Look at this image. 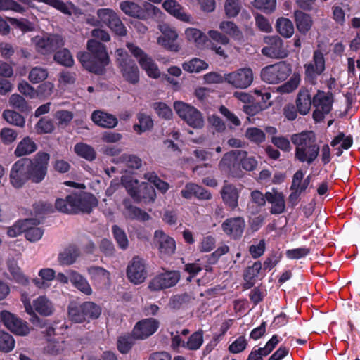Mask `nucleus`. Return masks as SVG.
Wrapping results in <instances>:
<instances>
[{
	"label": "nucleus",
	"instance_id": "obj_1",
	"mask_svg": "<svg viewBox=\"0 0 360 360\" xmlns=\"http://www.w3.org/2000/svg\"><path fill=\"white\" fill-rule=\"evenodd\" d=\"M87 49L89 53H78V60L89 72L102 74L110 63L105 46L95 39H91L87 42Z\"/></svg>",
	"mask_w": 360,
	"mask_h": 360
},
{
	"label": "nucleus",
	"instance_id": "obj_2",
	"mask_svg": "<svg viewBox=\"0 0 360 360\" xmlns=\"http://www.w3.org/2000/svg\"><path fill=\"white\" fill-rule=\"evenodd\" d=\"M97 205V200L89 193L80 191L71 193L65 199H57L56 208L61 212L75 214L78 212H90Z\"/></svg>",
	"mask_w": 360,
	"mask_h": 360
},
{
	"label": "nucleus",
	"instance_id": "obj_3",
	"mask_svg": "<svg viewBox=\"0 0 360 360\" xmlns=\"http://www.w3.org/2000/svg\"><path fill=\"white\" fill-rule=\"evenodd\" d=\"M291 141L295 146V157L300 162L310 165L318 157L320 148L316 143V136L312 131L293 134Z\"/></svg>",
	"mask_w": 360,
	"mask_h": 360
},
{
	"label": "nucleus",
	"instance_id": "obj_4",
	"mask_svg": "<svg viewBox=\"0 0 360 360\" xmlns=\"http://www.w3.org/2000/svg\"><path fill=\"white\" fill-rule=\"evenodd\" d=\"M97 19L89 18L88 23L94 26L106 25L116 34L124 36L127 29L117 14L111 8H100L96 11Z\"/></svg>",
	"mask_w": 360,
	"mask_h": 360
},
{
	"label": "nucleus",
	"instance_id": "obj_5",
	"mask_svg": "<svg viewBox=\"0 0 360 360\" xmlns=\"http://www.w3.org/2000/svg\"><path fill=\"white\" fill-rule=\"evenodd\" d=\"M115 54L117 65L123 79L131 84H137L140 72L135 62L123 49H117Z\"/></svg>",
	"mask_w": 360,
	"mask_h": 360
},
{
	"label": "nucleus",
	"instance_id": "obj_6",
	"mask_svg": "<svg viewBox=\"0 0 360 360\" xmlns=\"http://www.w3.org/2000/svg\"><path fill=\"white\" fill-rule=\"evenodd\" d=\"M126 46L148 77L153 79L160 77V71L158 65L149 55L134 43L127 42Z\"/></svg>",
	"mask_w": 360,
	"mask_h": 360
},
{
	"label": "nucleus",
	"instance_id": "obj_7",
	"mask_svg": "<svg viewBox=\"0 0 360 360\" xmlns=\"http://www.w3.org/2000/svg\"><path fill=\"white\" fill-rule=\"evenodd\" d=\"M174 108L177 115L188 125L195 129L203 127L205 121L202 113L193 106L182 101L174 103Z\"/></svg>",
	"mask_w": 360,
	"mask_h": 360
},
{
	"label": "nucleus",
	"instance_id": "obj_8",
	"mask_svg": "<svg viewBox=\"0 0 360 360\" xmlns=\"http://www.w3.org/2000/svg\"><path fill=\"white\" fill-rule=\"evenodd\" d=\"M21 301L28 314H34V312H37L41 316H49L55 311L53 303L45 295L39 296L31 303L28 296L22 294Z\"/></svg>",
	"mask_w": 360,
	"mask_h": 360
},
{
	"label": "nucleus",
	"instance_id": "obj_9",
	"mask_svg": "<svg viewBox=\"0 0 360 360\" xmlns=\"http://www.w3.org/2000/svg\"><path fill=\"white\" fill-rule=\"evenodd\" d=\"M49 158L50 156L48 153L41 152L37 153L33 159L28 158L30 162L27 164L29 165V179L37 184L44 179L47 174Z\"/></svg>",
	"mask_w": 360,
	"mask_h": 360
},
{
	"label": "nucleus",
	"instance_id": "obj_10",
	"mask_svg": "<svg viewBox=\"0 0 360 360\" xmlns=\"http://www.w3.org/2000/svg\"><path fill=\"white\" fill-rule=\"evenodd\" d=\"M290 65L284 62L268 65L261 71V78L269 84H277L285 80L290 75Z\"/></svg>",
	"mask_w": 360,
	"mask_h": 360
},
{
	"label": "nucleus",
	"instance_id": "obj_11",
	"mask_svg": "<svg viewBox=\"0 0 360 360\" xmlns=\"http://www.w3.org/2000/svg\"><path fill=\"white\" fill-rule=\"evenodd\" d=\"M162 35L157 38L158 45L165 49L177 53L181 50V45L177 41L179 34L176 29L167 23H160L158 26Z\"/></svg>",
	"mask_w": 360,
	"mask_h": 360
},
{
	"label": "nucleus",
	"instance_id": "obj_12",
	"mask_svg": "<svg viewBox=\"0 0 360 360\" xmlns=\"http://www.w3.org/2000/svg\"><path fill=\"white\" fill-rule=\"evenodd\" d=\"M37 51L41 54H49L63 46L64 41L59 34H46L36 36L32 39Z\"/></svg>",
	"mask_w": 360,
	"mask_h": 360
},
{
	"label": "nucleus",
	"instance_id": "obj_13",
	"mask_svg": "<svg viewBox=\"0 0 360 360\" xmlns=\"http://www.w3.org/2000/svg\"><path fill=\"white\" fill-rule=\"evenodd\" d=\"M253 72L250 68H240L224 75V82L236 89H246L253 82Z\"/></svg>",
	"mask_w": 360,
	"mask_h": 360
},
{
	"label": "nucleus",
	"instance_id": "obj_14",
	"mask_svg": "<svg viewBox=\"0 0 360 360\" xmlns=\"http://www.w3.org/2000/svg\"><path fill=\"white\" fill-rule=\"evenodd\" d=\"M180 279L178 271H167L156 275L151 279L148 288L152 291H159L174 286Z\"/></svg>",
	"mask_w": 360,
	"mask_h": 360
},
{
	"label": "nucleus",
	"instance_id": "obj_15",
	"mask_svg": "<svg viewBox=\"0 0 360 360\" xmlns=\"http://www.w3.org/2000/svg\"><path fill=\"white\" fill-rule=\"evenodd\" d=\"M333 101V95L329 92L318 91L314 96L313 104L316 109L313 112V117L316 122L321 121L325 115L330 112Z\"/></svg>",
	"mask_w": 360,
	"mask_h": 360
},
{
	"label": "nucleus",
	"instance_id": "obj_16",
	"mask_svg": "<svg viewBox=\"0 0 360 360\" xmlns=\"http://www.w3.org/2000/svg\"><path fill=\"white\" fill-rule=\"evenodd\" d=\"M28 158H22L15 162L10 172V182L16 188L23 186L29 180Z\"/></svg>",
	"mask_w": 360,
	"mask_h": 360
},
{
	"label": "nucleus",
	"instance_id": "obj_17",
	"mask_svg": "<svg viewBox=\"0 0 360 360\" xmlns=\"http://www.w3.org/2000/svg\"><path fill=\"white\" fill-rule=\"evenodd\" d=\"M1 319L4 326L12 333L25 336L29 334L30 329L28 323L8 311L1 312Z\"/></svg>",
	"mask_w": 360,
	"mask_h": 360
},
{
	"label": "nucleus",
	"instance_id": "obj_18",
	"mask_svg": "<svg viewBox=\"0 0 360 360\" xmlns=\"http://www.w3.org/2000/svg\"><path fill=\"white\" fill-rule=\"evenodd\" d=\"M127 276L131 283H142L147 277L144 260L139 257H134L127 266Z\"/></svg>",
	"mask_w": 360,
	"mask_h": 360
},
{
	"label": "nucleus",
	"instance_id": "obj_19",
	"mask_svg": "<svg viewBox=\"0 0 360 360\" xmlns=\"http://www.w3.org/2000/svg\"><path fill=\"white\" fill-rule=\"evenodd\" d=\"M266 46L262 49L263 55L272 58H284L287 51L283 48L281 39L278 36H269L264 38Z\"/></svg>",
	"mask_w": 360,
	"mask_h": 360
},
{
	"label": "nucleus",
	"instance_id": "obj_20",
	"mask_svg": "<svg viewBox=\"0 0 360 360\" xmlns=\"http://www.w3.org/2000/svg\"><path fill=\"white\" fill-rule=\"evenodd\" d=\"M159 321L153 318H147L139 321L134 326L133 335L137 339H146L152 335L158 329Z\"/></svg>",
	"mask_w": 360,
	"mask_h": 360
},
{
	"label": "nucleus",
	"instance_id": "obj_21",
	"mask_svg": "<svg viewBox=\"0 0 360 360\" xmlns=\"http://www.w3.org/2000/svg\"><path fill=\"white\" fill-rule=\"evenodd\" d=\"M207 35L210 39V49L216 54L226 58L227 55L221 46L228 45L230 42L229 37L224 33L215 30H210L207 32Z\"/></svg>",
	"mask_w": 360,
	"mask_h": 360
},
{
	"label": "nucleus",
	"instance_id": "obj_22",
	"mask_svg": "<svg viewBox=\"0 0 360 360\" xmlns=\"http://www.w3.org/2000/svg\"><path fill=\"white\" fill-rule=\"evenodd\" d=\"M245 226V221L240 217L228 219L221 225L223 231L233 238L242 236Z\"/></svg>",
	"mask_w": 360,
	"mask_h": 360
},
{
	"label": "nucleus",
	"instance_id": "obj_23",
	"mask_svg": "<svg viewBox=\"0 0 360 360\" xmlns=\"http://www.w3.org/2000/svg\"><path fill=\"white\" fill-rule=\"evenodd\" d=\"M162 7L167 13L176 19L185 22H191V15L185 12L184 8L176 1L166 0L163 2Z\"/></svg>",
	"mask_w": 360,
	"mask_h": 360
},
{
	"label": "nucleus",
	"instance_id": "obj_24",
	"mask_svg": "<svg viewBox=\"0 0 360 360\" xmlns=\"http://www.w3.org/2000/svg\"><path fill=\"white\" fill-rule=\"evenodd\" d=\"M181 194L186 199H191L194 196L199 200H210L212 197L210 191L193 183L186 184Z\"/></svg>",
	"mask_w": 360,
	"mask_h": 360
},
{
	"label": "nucleus",
	"instance_id": "obj_25",
	"mask_svg": "<svg viewBox=\"0 0 360 360\" xmlns=\"http://www.w3.org/2000/svg\"><path fill=\"white\" fill-rule=\"evenodd\" d=\"M223 202L231 209L238 205L240 191L236 186L230 184H225L220 191Z\"/></svg>",
	"mask_w": 360,
	"mask_h": 360
},
{
	"label": "nucleus",
	"instance_id": "obj_26",
	"mask_svg": "<svg viewBox=\"0 0 360 360\" xmlns=\"http://www.w3.org/2000/svg\"><path fill=\"white\" fill-rule=\"evenodd\" d=\"M239 150H232L224 155L219 167L221 170L234 174L240 168Z\"/></svg>",
	"mask_w": 360,
	"mask_h": 360
},
{
	"label": "nucleus",
	"instance_id": "obj_27",
	"mask_svg": "<svg viewBox=\"0 0 360 360\" xmlns=\"http://www.w3.org/2000/svg\"><path fill=\"white\" fill-rule=\"evenodd\" d=\"M91 120L96 125L108 129L115 127L118 123L115 116L101 110L94 111L91 114Z\"/></svg>",
	"mask_w": 360,
	"mask_h": 360
},
{
	"label": "nucleus",
	"instance_id": "obj_28",
	"mask_svg": "<svg viewBox=\"0 0 360 360\" xmlns=\"http://www.w3.org/2000/svg\"><path fill=\"white\" fill-rule=\"evenodd\" d=\"M267 202L271 204V212L273 214H281L285 210V205L284 195L275 189L266 192L265 194Z\"/></svg>",
	"mask_w": 360,
	"mask_h": 360
},
{
	"label": "nucleus",
	"instance_id": "obj_29",
	"mask_svg": "<svg viewBox=\"0 0 360 360\" xmlns=\"http://www.w3.org/2000/svg\"><path fill=\"white\" fill-rule=\"evenodd\" d=\"M122 182L129 194L135 200H141L142 195L140 193V188H146L147 186L145 183H140L137 179H134L131 177H124L122 179Z\"/></svg>",
	"mask_w": 360,
	"mask_h": 360
},
{
	"label": "nucleus",
	"instance_id": "obj_30",
	"mask_svg": "<svg viewBox=\"0 0 360 360\" xmlns=\"http://www.w3.org/2000/svg\"><path fill=\"white\" fill-rule=\"evenodd\" d=\"M70 281L79 291L89 295L92 293V289L85 278L73 270L68 271Z\"/></svg>",
	"mask_w": 360,
	"mask_h": 360
},
{
	"label": "nucleus",
	"instance_id": "obj_31",
	"mask_svg": "<svg viewBox=\"0 0 360 360\" xmlns=\"http://www.w3.org/2000/svg\"><path fill=\"white\" fill-rule=\"evenodd\" d=\"M305 68L306 74L310 77L321 74L325 68L323 54L320 51H315L313 62L306 65Z\"/></svg>",
	"mask_w": 360,
	"mask_h": 360
},
{
	"label": "nucleus",
	"instance_id": "obj_32",
	"mask_svg": "<svg viewBox=\"0 0 360 360\" xmlns=\"http://www.w3.org/2000/svg\"><path fill=\"white\" fill-rule=\"evenodd\" d=\"M294 15L298 31L303 34H307L313 25L311 16L301 11H296Z\"/></svg>",
	"mask_w": 360,
	"mask_h": 360
},
{
	"label": "nucleus",
	"instance_id": "obj_33",
	"mask_svg": "<svg viewBox=\"0 0 360 360\" xmlns=\"http://www.w3.org/2000/svg\"><path fill=\"white\" fill-rule=\"evenodd\" d=\"M37 146L32 139L29 136L23 138L17 145L14 151L16 157H22L35 152Z\"/></svg>",
	"mask_w": 360,
	"mask_h": 360
},
{
	"label": "nucleus",
	"instance_id": "obj_34",
	"mask_svg": "<svg viewBox=\"0 0 360 360\" xmlns=\"http://www.w3.org/2000/svg\"><path fill=\"white\" fill-rule=\"evenodd\" d=\"M296 103L300 114L305 115L309 112L313 101H311V95L307 89H303L300 91Z\"/></svg>",
	"mask_w": 360,
	"mask_h": 360
},
{
	"label": "nucleus",
	"instance_id": "obj_35",
	"mask_svg": "<svg viewBox=\"0 0 360 360\" xmlns=\"http://www.w3.org/2000/svg\"><path fill=\"white\" fill-rule=\"evenodd\" d=\"M31 219L32 221L28 223L27 228L25 229V236L27 240L36 242L41 238L44 234V230L41 228L36 226L40 223L39 219Z\"/></svg>",
	"mask_w": 360,
	"mask_h": 360
},
{
	"label": "nucleus",
	"instance_id": "obj_36",
	"mask_svg": "<svg viewBox=\"0 0 360 360\" xmlns=\"http://www.w3.org/2000/svg\"><path fill=\"white\" fill-rule=\"evenodd\" d=\"M186 39L193 43L196 46L201 48L202 47L206 41L207 36L200 30L194 27H188L185 30Z\"/></svg>",
	"mask_w": 360,
	"mask_h": 360
},
{
	"label": "nucleus",
	"instance_id": "obj_37",
	"mask_svg": "<svg viewBox=\"0 0 360 360\" xmlns=\"http://www.w3.org/2000/svg\"><path fill=\"white\" fill-rule=\"evenodd\" d=\"M208 64L203 60L193 58L182 63V68L189 73H198L207 69Z\"/></svg>",
	"mask_w": 360,
	"mask_h": 360
},
{
	"label": "nucleus",
	"instance_id": "obj_38",
	"mask_svg": "<svg viewBox=\"0 0 360 360\" xmlns=\"http://www.w3.org/2000/svg\"><path fill=\"white\" fill-rule=\"evenodd\" d=\"M219 28L227 37L229 36L234 39H240L242 37V32L238 27L232 21L223 20L219 25Z\"/></svg>",
	"mask_w": 360,
	"mask_h": 360
},
{
	"label": "nucleus",
	"instance_id": "obj_39",
	"mask_svg": "<svg viewBox=\"0 0 360 360\" xmlns=\"http://www.w3.org/2000/svg\"><path fill=\"white\" fill-rule=\"evenodd\" d=\"M153 243L159 248H175L176 243L173 238L162 230H156L154 233Z\"/></svg>",
	"mask_w": 360,
	"mask_h": 360
},
{
	"label": "nucleus",
	"instance_id": "obj_40",
	"mask_svg": "<svg viewBox=\"0 0 360 360\" xmlns=\"http://www.w3.org/2000/svg\"><path fill=\"white\" fill-rule=\"evenodd\" d=\"M91 278L98 283L108 284L110 282V273L105 269L98 266H91L88 269Z\"/></svg>",
	"mask_w": 360,
	"mask_h": 360
},
{
	"label": "nucleus",
	"instance_id": "obj_41",
	"mask_svg": "<svg viewBox=\"0 0 360 360\" xmlns=\"http://www.w3.org/2000/svg\"><path fill=\"white\" fill-rule=\"evenodd\" d=\"M117 163H122L128 168L138 169L142 166L141 159L134 154L124 153L121 155L116 161Z\"/></svg>",
	"mask_w": 360,
	"mask_h": 360
},
{
	"label": "nucleus",
	"instance_id": "obj_42",
	"mask_svg": "<svg viewBox=\"0 0 360 360\" xmlns=\"http://www.w3.org/2000/svg\"><path fill=\"white\" fill-rule=\"evenodd\" d=\"M121 10L129 16L140 18L143 15V11L141 7L131 1H123L120 6Z\"/></svg>",
	"mask_w": 360,
	"mask_h": 360
},
{
	"label": "nucleus",
	"instance_id": "obj_43",
	"mask_svg": "<svg viewBox=\"0 0 360 360\" xmlns=\"http://www.w3.org/2000/svg\"><path fill=\"white\" fill-rule=\"evenodd\" d=\"M276 28L278 32L284 37L290 38L294 34V25L291 20L285 18L277 20Z\"/></svg>",
	"mask_w": 360,
	"mask_h": 360
},
{
	"label": "nucleus",
	"instance_id": "obj_44",
	"mask_svg": "<svg viewBox=\"0 0 360 360\" xmlns=\"http://www.w3.org/2000/svg\"><path fill=\"white\" fill-rule=\"evenodd\" d=\"M304 174L301 170H298L294 174L292 178V185L290 186L291 190H296L299 192H303L308 187L310 179L307 176L303 180Z\"/></svg>",
	"mask_w": 360,
	"mask_h": 360
},
{
	"label": "nucleus",
	"instance_id": "obj_45",
	"mask_svg": "<svg viewBox=\"0 0 360 360\" xmlns=\"http://www.w3.org/2000/svg\"><path fill=\"white\" fill-rule=\"evenodd\" d=\"M203 341V331L199 330L188 337L185 343V348L188 350L196 351L200 348Z\"/></svg>",
	"mask_w": 360,
	"mask_h": 360
},
{
	"label": "nucleus",
	"instance_id": "obj_46",
	"mask_svg": "<svg viewBox=\"0 0 360 360\" xmlns=\"http://www.w3.org/2000/svg\"><path fill=\"white\" fill-rule=\"evenodd\" d=\"M68 318L73 322L82 323L84 321L82 304L79 305L75 302H70L68 307Z\"/></svg>",
	"mask_w": 360,
	"mask_h": 360
},
{
	"label": "nucleus",
	"instance_id": "obj_47",
	"mask_svg": "<svg viewBox=\"0 0 360 360\" xmlns=\"http://www.w3.org/2000/svg\"><path fill=\"white\" fill-rule=\"evenodd\" d=\"M13 337L8 333L0 330V352L8 353L15 347Z\"/></svg>",
	"mask_w": 360,
	"mask_h": 360
},
{
	"label": "nucleus",
	"instance_id": "obj_48",
	"mask_svg": "<svg viewBox=\"0 0 360 360\" xmlns=\"http://www.w3.org/2000/svg\"><path fill=\"white\" fill-rule=\"evenodd\" d=\"M143 177L146 180L153 184L158 190L163 193L167 192L169 188V184L161 180L154 172H146L143 174Z\"/></svg>",
	"mask_w": 360,
	"mask_h": 360
},
{
	"label": "nucleus",
	"instance_id": "obj_49",
	"mask_svg": "<svg viewBox=\"0 0 360 360\" xmlns=\"http://www.w3.org/2000/svg\"><path fill=\"white\" fill-rule=\"evenodd\" d=\"M240 165L246 171H252L257 166V160L252 156H248L246 151L239 150Z\"/></svg>",
	"mask_w": 360,
	"mask_h": 360
},
{
	"label": "nucleus",
	"instance_id": "obj_50",
	"mask_svg": "<svg viewBox=\"0 0 360 360\" xmlns=\"http://www.w3.org/2000/svg\"><path fill=\"white\" fill-rule=\"evenodd\" d=\"M74 150L79 156L87 160H93L96 158L94 148L86 143H77L75 146Z\"/></svg>",
	"mask_w": 360,
	"mask_h": 360
},
{
	"label": "nucleus",
	"instance_id": "obj_51",
	"mask_svg": "<svg viewBox=\"0 0 360 360\" xmlns=\"http://www.w3.org/2000/svg\"><path fill=\"white\" fill-rule=\"evenodd\" d=\"M2 115L4 120L11 124L23 127L25 123V118L20 114L13 110H5Z\"/></svg>",
	"mask_w": 360,
	"mask_h": 360
},
{
	"label": "nucleus",
	"instance_id": "obj_52",
	"mask_svg": "<svg viewBox=\"0 0 360 360\" xmlns=\"http://www.w3.org/2000/svg\"><path fill=\"white\" fill-rule=\"evenodd\" d=\"M84 321L88 319H96L101 314L100 307L94 302H86L82 304Z\"/></svg>",
	"mask_w": 360,
	"mask_h": 360
},
{
	"label": "nucleus",
	"instance_id": "obj_53",
	"mask_svg": "<svg viewBox=\"0 0 360 360\" xmlns=\"http://www.w3.org/2000/svg\"><path fill=\"white\" fill-rule=\"evenodd\" d=\"M262 269V264L259 262H255L252 266L248 267L244 273V279L249 283L250 286L254 284L255 280L258 278Z\"/></svg>",
	"mask_w": 360,
	"mask_h": 360
},
{
	"label": "nucleus",
	"instance_id": "obj_54",
	"mask_svg": "<svg viewBox=\"0 0 360 360\" xmlns=\"http://www.w3.org/2000/svg\"><path fill=\"white\" fill-rule=\"evenodd\" d=\"M242 8L239 0H225L224 11L229 18L236 17Z\"/></svg>",
	"mask_w": 360,
	"mask_h": 360
},
{
	"label": "nucleus",
	"instance_id": "obj_55",
	"mask_svg": "<svg viewBox=\"0 0 360 360\" xmlns=\"http://www.w3.org/2000/svg\"><path fill=\"white\" fill-rule=\"evenodd\" d=\"M139 124H134V129L138 134H141L153 127V121L151 118L143 114L139 113L138 115Z\"/></svg>",
	"mask_w": 360,
	"mask_h": 360
},
{
	"label": "nucleus",
	"instance_id": "obj_56",
	"mask_svg": "<svg viewBox=\"0 0 360 360\" xmlns=\"http://www.w3.org/2000/svg\"><path fill=\"white\" fill-rule=\"evenodd\" d=\"M78 257L76 249H65L60 253L58 261L62 265H70L74 263Z\"/></svg>",
	"mask_w": 360,
	"mask_h": 360
},
{
	"label": "nucleus",
	"instance_id": "obj_57",
	"mask_svg": "<svg viewBox=\"0 0 360 360\" xmlns=\"http://www.w3.org/2000/svg\"><path fill=\"white\" fill-rule=\"evenodd\" d=\"M48 77V72L46 69L41 67L33 68L29 73V80L33 84L39 83Z\"/></svg>",
	"mask_w": 360,
	"mask_h": 360
},
{
	"label": "nucleus",
	"instance_id": "obj_58",
	"mask_svg": "<svg viewBox=\"0 0 360 360\" xmlns=\"http://www.w3.org/2000/svg\"><path fill=\"white\" fill-rule=\"evenodd\" d=\"M66 347L65 341H57L53 339L48 340L46 346L44 347V350L46 353L50 354H58L63 352Z\"/></svg>",
	"mask_w": 360,
	"mask_h": 360
},
{
	"label": "nucleus",
	"instance_id": "obj_59",
	"mask_svg": "<svg viewBox=\"0 0 360 360\" xmlns=\"http://www.w3.org/2000/svg\"><path fill=\"white\" fill-rule=\"evenodd\" d=\"M8 270L12 275L13 279L22 285L27 283V278L22 274L20 268L16 265L15 262L11 261L8 264Z\"/></svg>",
	"mask_w": 360,
	"mask_h": 360
},
{
	"label": "nucleus",
	"instance_id": "obj_60",
	"mask_svg": "<svg viewBox=\"0 0 360 360\" xmlns=\"http://www.w3.org/2000/svg\"><path fill=\"white\" fill-rule=\"evenodd\" d=\"M54 60L65 66H72L74 63L70 52L66 49L58 51L54 55Z\"/></svg>",
	"mask_w": 360,
	"mask_h": 360
},
{
	"label": "nucleus",
	"instance_id": "obj_61",
	"mask_svg": "<svg viewBox=\"0 0 360 360\" xmlns=\"http://www.w3.org/2000/svg\"><path fill=\"white\" fill-rule=\"evenodd\" d=\"M32 221V220L31 219H28L24 221H19L16 222L15 224L8 229V236L9 237L13 238L19 236L22 233H24L25 229L27 226V224Z\"/></svg>",
	"mask_w": 360,
	"mask_h": 360
},
{
	"label": "nucleus",
	"instance_id": "obj_62",
	"mask_svg": "<svg viewBox=\"0 0 360 360\" xmlns=\"http://www.w3.org/2000/svg\"><path fill=\"white\" fill-rule=\"evenodd\" d=\"M246 137L252 142L260 143L265 141V134L257 127H250L246 130Z\"/></svg>",
	"mask_w": 360,
	"mask_h": 360
},
{
	"label": "nucleus",
	"instance_id": "obj_63",
	"mask_svg": "<svg viewBox=\"0 0 360 360\" xmlns=\"http://www.w3.org/2000/svg\"><path fill=\"white\" fill-rule=\"evenodd\" d=\"M9 105L18 109L20 111L25 112L28 110L27 103L25 99L18 94H12L9 98Z\"/></svg>",
	"mask_w": 360,
	"mask_h": 360
},
{
	"label": "nucleus",
	"instance_id": "obj_64",
	"mask_svg": "<svg viewBox=\"0 0 360 360\" xmlns=\"http://www.w3.org/2000/svg\"><path fill=\"white\" fill-rule=\"evenodd\" d=\"M54 117L59 127H65L68 126L72 120L73 114L68 110H58L55 113Z\"/></svg>",
	"mask_w": 360,
	"mask_h": 360
}]
</instances>
